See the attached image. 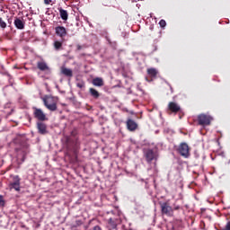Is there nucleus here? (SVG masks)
<instances>
[{
    "mask_svg": "<svg viewBox=\"0 0 230 230\" xmlns=\"http://www.w3.org/2000/svg\"><path fill=\"white\" fill-rule=\"evenodd\" d=\"M135 2H137V0H134Z\"/></svg>",
    "mask_w": 230,
    "mask_h": 230,
    "instance_id": "34",
    "label": "nucleus"
},
{
    "mask_svg": "<svg viewBox=\"0 0 230 230\" xmlns=\"http://www.w3.org/2000/svg\"><path fill=\"white\" fill-rule=\"evenodd\" d=\"M59 12V15L62 19V21H67V19L69 18V13H67L66 10L62 9V7H60L58 9Z\"/></svg>",
    "mask_w": 230,
    "mask_h": 230,
    "instance_id": "16",
    "label": "nucleus"
},
{
    "mask_svg": "<svg viewBox=\"0 0 230 230\" xmlns=\"http://www.w3.org/2000/svg\"><path fill=\"white\" fill-rule=\"evenodd\" d=\"M144 157L146 158V163L150 164L152 161H157L159 155L153 149H146L144 151Z\"/></svg>",
    "mask_w": 230,
    "mask_h": 230,
    "instance_id": "3",
    "label": "nucleus"
},
{
    "mask_svg": "<svg viewBox=\"0 0 230 230\" xmlns=\"http://www.w3.org/2000/svg\"><path fill=\"white\" fill-rule=\"evenodd\" d=\"M167 111L172 114H177L181 111V106L175 102H170L167 106Z\"/></svg>",
    "mask_w": 230,
    "mask_h": 230,
    "instance_id": "9",
    "label": "nucleus"
},
{
    "mask_svg": "<svg viewBox=\"0 0 230 230\" xmlns=\"http://www.w3.org/2000/svg\"><path fill=\"white\" fill-rule=\"evenodd\" d=\"M51 0H44V4H51Z\"/></svg>",
    "mask_w": 230,
    "mask_h": 230,
    "instance_id": "27",
    "label": "nucleus"
},
{
    "mask_svg": "<svg viewBox=\"0 0 230 230\" xmlns=\"http://www.w3.org/2000/svg\"><path fill=\"white\" fill-rule=\"evenodd\" d=\"M162 215H165V217H173V208L170 206V202L165 201L160 203Z\"/></svg>",
    "mask_w": 230,
    "mask_h": 230,
    "instance_id": "4",
    "label": "nucleus"
},
{
    "mask_svg": "<svg viewBox=\"0 0 230 230\" xmlns=\"http://www.w3.org/2000/svg\"><path fill=\"white\" fill-rule=\"evenodd\" d=\"M93 230H102L100 226H95Z\"/></svg>",
    "mask_w": 230,
    "mask_h": 230,
    "instance_id": "28",
    "label": "nucleus"
},
{
    "mask_svg": "<svg viewBox=\"0 0 230 230\" xmlns=\"http://www.w3.org/2000/svg\"><path fill=\"white\" fill-rule=\"evenodd\" d=\"M89 93L90 95L94 98L95 100H98V98H100V92H98L96 89L94 88H90L89 89Z\"/></svg>",
    "mask_w": 230,
    "mask_h": 230,
    "instance_id": "19",
    "label": "nucleus"
},
{
    "mask_svg": "<svg viewBox=\"0 0 230 230\" xmlns=\"http://www.w3.org/2000/svg\"><path fill=\"white\" fill-rule=\"evenodd\" d=\"M66 150L68 152H72L73 147L71 146V145H74L75 142L73 140H71V138L69 137H66Z\"/></svg>",
    "mask_w": 230,
    "mask_h": 230,
    "instance_id": "20",
    "label": "nucleus"
},
{
    "mask_svg": "<svg viewBox=\"0 0 230 230\" xmlns=\"http://www.w3.org/2000/svg\"><path fill=\"white\" fill-rule=\"evenodd\" d=\"M64 41H59V40H56L54 41V49H56V51H59V49H62V43Z\"/></svg>",
    "mask_w": 230,
    "mask_h": 230,
    "instance_id": "21",
    "label": "nucleus"
},
{
    "mask_svg": "<svg viewBox=\"0 0 230 230\" xmlns=\"http://www.w3.org/2000/svg\"><path fill=\"white\" fill-rule=\"evenodd\" d=\"M126 125H127V128H128V130H129V132H134V131L137 130V124L132 119H128Z\"/></svg>",
    "mask_w": 230,
    "mask_h": 230,
    "instance_id": "12",
    "label": "nucleus"
},
{
    "mask_svg": "<svg viewBox=\"0 0 230 230\" xmlns=\"http://www.w3.org/2000/svg\"><path fill=\"white\" fill-rule=\"evenodd\" d=\"M147 75L150 76V78H157V75H159V72L157 69L151 67L147 68Z\"/></svg>",
    "mask_w": 230,
    "mask_h": 230,
    "instance_id": "15",
    "label": "nucleus"
},
{
    "mask_svg": "<svg viewBox=\"0 0 230 230\" xmlns=\"http://www.w3.org/2000/svg\"><path fill=\"white\" fill-rule=\"evenodd\" d=\"M61 73L65 75V76H68L69 78H71L73 76V70L69 69V68H66V67H62L61 68Z\"/></svg>",
    "mask_w": 230,
    "mask_h": 230,
    "instance_id": "18",
    "label": "nucleus"
},
{
    "mask_svg": "<svg viewBox=\"0 0 230 230\" xmlns=\"http://www.w3.org/2000/svg\"><path fill=\"white\" fill-rule=\"evenodd\" d=\"M0 28H6V22L3 20V18L0 17Z\"/></svg>",
    "mask_w": 230,
    "mask_h": 230,
    "instance_id": "24",
    "label": "nucleus"
},
{
    "mask_svg": "<svg viewBox=\"0 0 230 230\" xmlns=\"http://www.w3.org/2000/svg\"><path fill=\"white\" fill-rule=\"evenodd\" d=\"M146 82H152V80L148 79V77H146Z\"/></svg>",
    "mask_w": 230,
    "mask_h": 230,
    "instance_id": "30",
    "label": "nucleus"
},
{
    "mask_svg": "<svg viewBox=\"0 0 230 230\" xmlns=\"http://www.w3.org/2000/svg\"><path fill=\"white\" fill-rule=\"evenodd\" d=\"M78 87H82V85H81V84H78Z\"/></svg>",
    "mask_w": 230,
    "mask_h": 230,
    "instance_id": "33",
    "label": "nucleus"
},
{
    "mask_svg": "<svg viewBox=\"0 0 230 230\" xmlns=\"http://www.w3.org/2000/svg\"><path fill=\"white\" fill-rule=\"evenodd\" d=\"M84 230H87V226H84Z\"/></svg>",
    "mask_w": 230,
    "mask_h": 230,
    "instance_id": "32",
    "label": "nucleus"
},
{
    "mask_svg": "<svg viewBox=\"0 0 230 230\" xmlns=\"http://www.w3.org/2000/svg\"><path fill=\"white\" fill-rule=\"evenodd\" d=\"M82 45H76V49H77V51H80L81 49H82Z\"/></svg>",
    "mask_w": 230,
    "mask_h": 230,
    "instance_id": "29",
    "label": "nucleus"
},
{
    "mask_svg": "<svg viewBox=\"0 0 230 230\" xmlns=\"http://www.w3.org/2000/svg\"><path fill=\"white\" fill-rule=\"evenodd\" d=\"M55 33L62 41L66 40V37H67V30L64 26H57L55 28Z\"/></svg>",
    "mask_w": 230,
    "mask_h": 230,
    "instance_id": "7",
    "label": "nucleus"
},
{
    "mask_svg": "<svg viewBox=\"0 0 230 230\" xmlns=\"http://www.w3.org/2000/svg\"><path fill=\"white\" fill-rule=\"evenodd\" d=\"M197 119L198 125H199V127H209V125H211V122L213 121V117L206 113H201L198 115Z\"/></svg>",
    "mask_w": 230,
    "mask_h": 230,
    "instance_id": "2",
    "label": "nucleus"
},
{
    "mask_svg": "<svg viewBox=\"0 0 230 230\" xmlns=\"http://www.w3.org/2000/svg\"><path fill=\"white\" fill-rule=\"evenodd\" d=\"M159 24H160V27H161V28H166V21L161 20V21L159 22Z\"/></svg>",
    "mask_w": 230,
    "mask_h": 230,
    "instance_id": "25",
    "label": "nucleus"
},
{
    "mask_svg": "<svg viewBox=\"0 0 230 230\" xmlns=\"http://www.w3.org/2000/svg\"><path fill=\"white\" fill-rule=\"evenodd\" d=\"M92 84L95 87H103L104 85L103 79L102 77H96L93 79Z\"/></svg>",
    "mask_w": 230,
    "mask_h": 230,
    "instance_id": "14",
    "label": "nucleus"
},
{
    "mask_svg": "<svg viewBox=\"0 0 230 230\" xmlns=\"http://www.w3.org/2000/svg\"><path fill=\"white\" fill-rule=\"evenodd\" d=\"M41 100L48 111H51L52 112H55V111H57L58 107L55 98L51 97L50 95H45L41 98Z\"/></svg>",
    "mask_w": 230,
    "mask_h": 230,
    "instance_id": "1",
    "label": "nucleus"
},
{
    "mask_svg": "<svg viewBox=\"0 0 230 230\" xmlns=\"http://www.w3.org/2000/svg\"><path fill=\"white\" fill-rule=\"evenodd\" d=\"M178 154L181 155V157H184L185 159H188L190 157V146L186 144V142H182L180 144V146L177 148Z\"/></svg>",
    "mask_w": 230,
    "mask_h": 230,
    "instance_id": "5",
    "label": "nucleus"
},
{
    "mask_svg": "<svg viewBox=\"0 0 230 230\" xmlns=\"http://www.w3.org/2000/svg\"><path fill=\"white\" fill-rule=\"evenodd\" d=\"M33 116L38 121H48V117L46 116V113L43 112L41 109L33 108Z\"/></svg>",
    "mask_w": 230,
    "mask_h": 230,
    "instance_id": "6",
    "label": "nucleus"
},
{
    "mask_svg": "<svg viewBox=\"0 0 230 230\" xmlns=\"http://www.w3.org/2000/svg\"><path fill=\"white\" fill-rule=\"evenodd\" d=\"M172 209H173V211H179V209H181V207H180V205H177L174 203Z\"/></svg>",
    "mask_w": 230,
    "mask_h": 230,
    "instance_id": "26",
    "label": "nucleus"
},
{
    "mask_svg": "<svg viewBox=\"0 0 230 230\" xmlns=\"http://www.w3.org/2000/svg\"><path fill=\"white\" fill-rule=\"evenodd\" d=\"M109 225L111 226V229H116L117 227L116 223L114 222V220H112V218L109 219Z\"/></svg>",
    "mask_w": 230,
    "mask_h": 230,
    "instance_id": "22",
    "label": "nucleus"
},
{
    "mask_svg": "<svg viewBox=\"0 0 230 230\" xmlns=\"http://www.w3.org/2000/svg\"><path fill=\"white\" fill-rule=\"evenodd\" d=\"M13 24L17 30H24V26H26V22H24L23 17H14Z\"/></svg>",
    "mask_w": 230,
    "mask_h": 230,
    "instance_id": "10",
    "label": "nucleus"
},
{
    "mask_svg": "<svg viewBox=\"0 0 230 230\" xmlns=\"http://www.w3.org/2000/svg\"><path fill=\"white\" fill-rule=\"evenodd\" d=\"M84 226V220L82 219H75L74 222L70 224L71 230H78V227H82Z\"/></svg>",
    "mask_w": 230,
    "mask_h": 230,
    "instance_id": "13",
    "label": "nucleus"
},
{
    "mask_svg": "<svg viewBox=\"0 0 230 230\" xmlns=\"http://www.w3.org/2000/svg\"><path fill=\"white\" fill-rule=\"evenodd\" d=\"M36 126L39 134H40L41 136H46V134H48V125H46V123L42 121H38Z\"/></svg>",
    "mask_w": 230,
    "mask_h": 230,
    "instance_id": "11",
    "label": "nucleus"
},
{
    "mask_svg": "<svg viewBox=\"0 0 230 230\" xmlns=\"http://www.w3.org/2000/svg\"><path fill=\"white\" fill-rule=\"evenodd\" d=\"M37 67L40 71H48V69H49V66H48V64L44 61H39L37 63Z\"/></svg>",
    "mask_w": 230,
    "mask_h": 230,
    "instance_id": "17",
    "label": "nucleus"
},
{
    "mask_svg": "<svg viewBox=\"0 0 230 230\" xmlns=\"http://www.w3.org/2000/svg\"><path fill=\"white\" fill-rule=\"evenodd\" d=\"M9 24H12V21L8 20Z\"/></svg>",
    "mask_w": 230,
    "mask_h": 230,
    "instance_id": "31",
    "label": "nucleus"
},
{
    "mask_svg": "<svg viewBox=\"0 0 230 230\" xmlns=\"http://www.w3.org/2000/svg\"><path fill=\"white\" fill-rule=\"evenodd\" d=\"M5 204H6V202L4 201V198L3 197V195H0V206H1V208H4Z\"/></svg>",
    "mask_w": 230,
    "mask_h": 230,
    "instance_id": "23",
    "label": "nucleus"
},
{
    "mask_svg": "<svg viewBox=\"0 0 230 230\" xmlns=\"http://www.w3.org/2000/svg\"><path fill=\"white\" fill-rule=\"evenodd\" d=\"M9 187L11 190H15V191H21V178L19 175L13 177V182H10Z\"/></svg>",
    "mask_w": 230,
    "mask_h": 230,
    "instance_id": "8",
    "label": "nucleus"
}]
</instances>
